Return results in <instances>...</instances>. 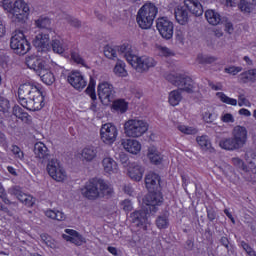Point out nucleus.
Returning <instances> with one entry per match:
<instances>
[{"label":"nucleus","mask_w":256,"mask_h":256,"mask_svg":"<svg viewBox=\"0 0 256 256\" xmlns=\"http://www.w3.org/2000/svg\"><path fill=\"white\" fill-rule=\"evenodd\" d=\"M46 171L54 181L61 182L67 179V172H65V169L61 166L59 160L55 158L48 161Z\"/></svg>","instance_id":"9b49d317"},{"label":"nucleus","mask_w":256,"mask_h":256,"mask_svg":"<svg viewBox=\"0 0 256 256\" xmlns=\"http://www.w3.org/2000/svg\"><path fill=\"white\" fill-rule=\"evenodd\" d=\"M245 157L248 163L247 169L251 170L252 173H256V154L253 151H248Z\"/></svg>","instance_id":"c9c22d12"},{"label":"nucleus","mask_w":256,"mask_h":256,"mask_svg":"<svg viewBox=\"0 0 256 256\" xmlns=\"http://www.w3.org/2000/svg\"><path fill=\"white\" fill-rule=\"evenodd\" d=\"M196 61L199 65H211V63H215V61H217V57L198 54Z\"/></svg>","instance_id":"a19ab883"},{"label":"nucleus","mask_w":256,"mask_h":256,"mask_svg":"<svg viewBox=\"0 0 256 256\" xmlns=\"http://www.w3.org/2000/svg\"><path fill=\"white\" fill-rule=\"evenodd\" d=\"M115 88L109 82H102L98 85V96L104 105H109L115 101Z\"/></svg>","instance_id":"f8f14e48"},{"label":"nucleus","mask_w":256,"mask_h":256,"mask_svg":"<svg viewBox=\"0 0 256 256\" xmlns=\"http://www.w3.org/2000/svg\"><path fill=\"white\" fill-rule=\"evenodd\" d=\"M130 218L132 223H134L136 227H141L143 231H147L149 223H147V212L145 210L134 211L130 215Z\"/></svg>","instance_id":"6ab92c4d"},{"label":"nucleus","mask_w":256,"mask_h":256,"mask_svg":"<svg viewBox=\"0 0 256 256\" xmlns=\"http://www.w3.org/2000/svg\"><path fill=\"white\" fill-rule=\"evenodd\" d=\"M149 130V124L139 118L129 119L124 124V133L126 137H142Z\"/></svg>","instance_id":"0eeeda50"},{"label":"nucleus","mask_w":256,"mask_h":256,"mask_svg":"<svg viewBox=\"0 0 256 256\" xmlns=\"http://www.w3.org/2000/svg\"><path fill=\"white\" fill-rule=\"evenodd\" d=\"M114 73L118 77H127V70H125V62H123L122 60H118L114 67Z\"/></svg>","instance_id":"79ce46f5"},{"label":"nucleus","mask_w":256,"mask_h":256,"mask_svg":"<svg viewBox=\"0 0 256 256\" xmlns=\"http://www.w3.org/2000/svg\"><path fill=\"white\" fill-rule=\"evenodd\" d=\"M114 193L113 186L101 178L90 180L81 189V194L89 201L103 198L111 199Z\"/></svg>","instance_id":"f03ea898"},{"label":"nucleus","mask_w":256,"mask_h":256,"mask_svg":"<svg viewBox=\"0 0 256 256\" xmlns=\"http://www.w3.org/2000/svg\"><path fill=\"white\" fill-rule=\"evenodd\" d=\"M30 12L31 8H29V4L23 0H17L14 2V7L9 17L12 23H16V25H24V23L27 22V19H29Z\"/></svg>","instance_id":"6e6552de"},{"label":"nucleus","mask_w":256,"mask_h":256,"mask_svg":"<svg viewBox=\"0 0 256 256\" xmlns=\"http://www.w3.org/2000/svg\"><path fill=\"white\" fill-rule=\"evenodd\" d=\"M156 227L158 229H167L169 227V211H165L157 217Z\"/></svg>","instance_id":"2f4dec72"},{"label":"nucleus","mask_w":256,"mask_h":256,"mask_svg":"<svg viewBox=\"0 0 256 256\" xmlns=\"http://www.w3.org/2000/svg\"><path fill=\"white\" fill-rule=\"evenodd\" d=\"M10 47L16 55H27L31 51V44L25 38V34L21 30H16L10 39Z\"/></svg>","instance_id":"1a4fd4ad"},{"label":"nucleus","mask_w":256,"mask_h":256,"mask_svg":"<svg viewBox=\"0 0 256 256\" xmlns=\"http://www.w3.org/2000/svg\"><path fill=\"white\" fill-rule=\"evenodd\" d=\"M148 158L154 165H161V162L163 161V155H161L159 151L153 149L149 150Z\"/></svg>","instance_id":"ea45409f"},{"label":"nucleus","mask_w":256,"mask_h":256,"mask_svg":"<svg viewBox=\"0 0 256 256\" xmlns=\"http://www.w3.org/2000/svg\"><path fill=\"white\" fill-rule=\"evenodd\" d=\"M247 128L245 126H235L232 130V137L236 141V143L242 147H245V144L247 143Z\"/></svg>","instance_id":"aec40b11"},{"label":"nucleus","mask_w":256,"mask_h":256,"mask_svg":"<svg viewBox=\"0 0 256 256\" xmlns=\"http://www.w3.org/2000/svg\"><path fill=\"white\" fill-rule=\"evenodd\" d=\"M104 55L107 59H117V50L111 46L104 48Z\"/></svg>","instance_id":"de8ad7c7"},{"label":"nucleus","mask_w":256,"mask_h":256,"mask_svg":"<svg viewBox=\"0 0 256 256\" xmlns=\"http://www.w3.org/2000/svg\"><path fill=\"white\" fill-rule=\"evenodd\" d=\"M51 47L54 53H57L58 55H63L65 51H67V46L63 43V40L61 39H54L51 42Z\"/></svg>","instance_id":"473e14b6"},{"label":"nucleus","mask_w":256,"mask_h":256,"mask_svg":"<svg viewBox=\"0 0 256 256\" xmlns=\"http://www.w3.org/2000/svg\"><path fill=\"white\" fill-rule=\"evenodd\" d=\"M2 7L4 11H7L10 15L13 13V7H15V3H13L11 0H3Z\"/></svg>","instance_id":"603ef678"},{"label":"nucleus","mask_w":256,"mask_h":256,"mask_svg":"<svg viewBox=\"0 0 256 256\" xmlns=\"http://www.w3.org/2000/svg\"><path fill=\"white\" fill-rule=\"evenodd\" d=\"M71 59L74 63H77L78 65H85V60L77 52H71Z\"/></svg>","instance_id":"5fc2aeb1"},{"label":"nucleus","mask_w":256,"mask_h":256,"mask_svg":"<svg viewBox=\"0 0 256 256\" xmlns=\"http://www.w3.org/2000/svg\"><path fill=\"white\" fill-rule=\"evenodd\" d=\"M11 111V102L9 99L0 96V113H3V115H7Z\"/></svg>","instance_id":"c03bdc74"},{"label":"nucleus","mask_w":256,"mask_h":256,"mask_svg":"<svg viewBox=\"0 0 256 256\" xmlns=\"http://www.w3.org/2000/svg\"><path fill=\"white\" fill-rule=\"evenodd\" d=\"M238 105H239V107H243V105L245 107H251V102H249L247 100V98H245V96L240 95L239 98H238Z\"/></svg>","instance_id":"69168bd1"},{"label":"nucleus","mask_w":256,"mask_h":256,"mask_svg":"<svg viewBox=\"0 0 256 256\" xmlns=\"http://www.w3.org/2000/svg\"><path fill=\"white\" fill-rule=\"evenodd\" d=\"M62 237L66 241H70V243H74V245H77L78 247H80V245H83V243H85V238L81 236V234L79 233L74 236L63 234Z\"/></svg>","instance_id":"4c0bfd02"},{"label":"nucleus","mask_w":256,"mask_h":256,"mask_svg":"<svg viewBox=\"0 0 256 256\" xmlns=\"http://www.w3.org/2000/svg\"><path fill=\"white\" fill-rule=\"evenodd\" d=\"M216 97H218L222 103H226V105H232L233 107L237 105V99L226 96L223 92H217Z\"/></svg>","instance_id":"37998d69"},{"label":"nucleus","mask_w":256,"mask_h":256,"mask_svg":"<svg viewBox=\"0 0 256 256\" xmlns=\"http://www.w3.org/2000/svg\"><path fill=\"white\" fill-rule=\"evenodd\" d=\"M156 29L163 39L167 41L173 39L174 25L167 17H161L156 20Z\"/></svg>","instance_id":"4468645a"},{"label":"nucleus","mask_w":256,"mask_h":256,"mask_svg":"<svg viewBox=\"0 0 256 256\" xmlns=\"http://www.w3.org/2000/svg\"><path fill=\"white\" fill-rule=\"evenodd\" d=\"M181 99H183L181 90H173L169 93L168 102L172 107H177L181 103Z\"/></svg>","instance_id":"72a5a7b5"},{"label":"nucleus","mask_w":256,"mask_h":256,"mask_svg":"<svg viewBox=\"0 0 256 256\" xmlns=\"http://www.w3.org/2000/svg\"><path fill=\"white\" fill-rule=\"evenodd\" d=\"M35 25L41 31L45 33H53V29H51V19L48 17H40L39 19L35 20Z\"/></svg>","instance_id":"cd10ccee"},{"label":"nucleus","mask_w":256,"mask_h":256,"mask_svg":"<svg viewBox=\"0 0 256 256\" xmlns=\"http://www.w3.org/2000/svg\"><path fill=\"white\" fill-rule=\"evenodd\" d=\"M221 121H223V123H235V118L233 117V114L226 113L221 116Z\"/></svg>","instance_id":"0e129e2a"},{"label":"nucleus","mask_w":256,"mask_h":256,"mask_svg":"<svg viewBox=\"0 0 256 256\" xmlns=\"http://www.w3.org/2000/svg\"><path fill=\"white\" fill-rule=\"evenodd\" d=\"M65 21H67V23H69V25H71L72 27H76L77 29H79V27H81V21H79V19L71 16V15H66L64 17Z\"/></svg>","instance_id":"09e8293b"},{"label":"nucleus","mask_w":256,"mask_h":256,"mask_svg":"<svg viewBox=\"0 0 256 256\" xmlns=\"http://www.w3.org/2000/svg\"><path fill=\"white\" fill-rule=\"evenodd\" d=\"M121 145L125 151L132 155H137L141 151V143L135 139H124L121 141Z\"/></svg>","instance_id":"5701e85b"},{"label":"nucleus","mask_w":256,"mask_h":256,"mask_svg":"<svg viewBox=\"0 0 256 256\" xmlns=\"http://www.w3.org/2000/svg\"><path fill=\"white\" fill-rule=\"evenodd\" d=\"M225 73H229L230 75H237V73H241L243 71V68L231 66L224 69Z\"/></svg>","instance_id":"052dcab7"},{"label":"nucleus","mask_w":256,"mask_h":256,"mask_svg":"<svg viewBox=\"0 0 256 256\" xmlns=\"http://www.w3.org/2000/svg\"><path fill=\"white\" fill-rule=\"evenodd\" d=\"M207 219L211 222L217 219V211L215 210V208H207Z\"/></svg>","instance_id":"4d7b16f0"},{"label":"nucleus","mask_w":256,"mask_h":256,"mask_svg":"<svg viewBox=\"0 0 256 256\" xmlns=\"http://www.w3.org/2000/svg\"><path fill=\"white\" fill-rule=\"evenodd\" d=\"M86 93L92 99L90 109L92 111H97V94L95 93V79L90 78L88 87L86 88Z\"/></svg>","instance_id":"b1692460"},{"label":"nucleus","mask_w":256,"mask_h":256,"mask_svg":"<svg viewBox=\"0 0 256 256\" xmlns=\"http://www.w3.org/2000/svg\"><path fill=\"white\" fill-rule=\"evenodd\" d=\"M34 155L35 158L40 161V163H49L51 161V153H49V148L43 142H37L34 144Z\"/></svg>","instance_id":"f3484780"},{"label":"nucleus","mask_w":256,"mask_h":256,"mask_svg":"<svg viewBox=\"0 0 256 256\" xmlns=\"http://www.w3.org/2000/svg\"><path fill=\"white\" fill-rule=\"evenodd\" d=\"M232 163L233 165H235V167H238V169H241L242 171L244 168L247 167V165H245V162H243V160L240 158H232Z\"/></svg>","instance_id":"e2e57ef3"},{"label":"nucleus","mask_w":256,"mask_h":256,"mask_svg":"<svg viewBox=\"0 0 256 256\" xmlns=\"http://www.w3.org/2000/svg\"><path fill=\"white\" fill-rule=\"evenodd\" d=\"M102 167L105 173H117V162H115V160H113L111 157H106L102 160Z\"/></svg>","instance_id":"c85d7f7f"},{"label":"nucleus","mask_w":256,"mask_h":256,"mask_svg":"<svg viewBox=\"0 0 256 256\" xmlns=\"http://www.w3.org/2000/svg\"><path fill=\"white\" fill-rule=\"evenodd\" d=\"M240 245L242 249H244L245 253H247L248 256H256L255 250L245 241H241Z\"/></svg>","instance_id":"8fccbe9b"},{"label":"nucleus","mask_w":256,"mask_h":256,"mask_svg":"<svg viewBox=\"0 0 256 256\" xmlns=\"http://www.w3.org/2000/svg\"><path fill=\"white\" fill-rule=\"evenodd\" d=\"M191 13L196 17L203 15V5L199 0H184V5H178L174 9V17L179 25H187Z\"/></svg>","instance_id":"7ed1b4c3"},{"label":"nucleus","mask_w":256,"mask_h":256,"mask_svg":"<svg viewBox=\"0 0 256 256\" xmlns=\"http://www.w3.org/2000/svg\"><path fill=\"white\" fill-rule=\"evenodd\" d=\"M68 83H70L74 89H77V91H82V89H85L87 87V81H85V78L83 77V74L79 71H72L68 75Z\"/></svg>","instance_id":"a211bd4d"},{"label":"nucleus","mask_w":256,"mask_h":256,"mask_svg":"<svg viewBox=\"0 0 256 256\" xmlns=\"http://www.w3.org/2000/svg\"><path fill=\"white\" fill-rule=\"evenodd\" d=\"M239 81L241 83H249V81L253 82V73L252 70H248L246 72H243L239 75Z\"/></svg>","instance_id":"a18cd8bd"},{"label":"nucleus","mask_w":256,"mask_h":256,"mask_svg":"<svg viewBox=\"0 0 256 256\" xmlns=\"http://www.w3.org/2000/svg\"><path fill=\"white\" fill-rule=\"evenodd\" d=\"M178 130H180L181 133H184L185 135H193V133H195V129L185 125L178 126Z\"/></svg>","instance_id":"bf43d9fd"},{"label":"nucleus","mask_w":256,"mask_h":256,"mask_svg":"<svg viewBox=\"0 0 256 256\" xmlns=\"http://www.w3.org/2000/svg\"><path fill=\"white\" fill-rule=\"evenodd\" d=\"M145 185L148 191H161V177L156 173L150 172L145 177Z\"/></svg>","instance_id":"412c9836"},{"label":"nucleus","mask_w":256,"mask_h":256,"mask_svg":"<svg viewBox=\"0 0 256 256\" xmlns=\"http://www.w3.org/2000/svg\"><path fill=\"white\" fill-rule=\"evenodd\" d=\"M143 173H145V169L137 162L129 163L128 176L130 179L133 181H141V179H143Z\"/></svg>","instance_id":"4be33fe9"},{"label":"nucleus","mask_w":256,"mask_h":256,"mask_svg":"<svg viewBox=\"0 0 256 256\" xmlns=\"http://www.w3.org/2000/svg\"><path fill=\"white\" fill-rule=\"evenodd\" d=\"M144 204L149 207L150 213H157L160 205H163V194L160 190H151L144 198Z\"/></svg>","instance_id":"ddd939ff"},{"label":"nucleus","mask_w":256,"mask_h":256,"mask_svg":"<svg viewBox=\"0 0 256 256\" xmlns=\"http://www.w3.org/2000/svg\"><path fill=\"white\" fill-rule=\"evenodd\" d=\"M196 141L199 147H201L202 151H209V149H211V140H209V136L207 135L198 136L196 138Z\"/></svg>","instance_id":"e433bc0d"},{"label":"nucleus","mask_w":256,"mask_h":256,"mask_svg":"<svg viewBox=\"0 0 256 256\" xmlns=\"http://www.w3.org/2000/svg\"><path fill=\"white\" fill-rule=\"evenodd\" d=\"M11 151L13 155H15L16 159H20V161H23V159H25V154L23 153V151H21V148H19V146L12 145Z\"/></svg>","instance_id":"3c124183"},{"label":"nucleus","mask_w":256,"mask_h":256,"mask_svg":"<svg viewBox=\"0 0 256 256\" xmlns=\"http://www.w3.org/2000/svg\"><path fill=\"white\" fill-rule=\"evenodd\" d=\"M26 65L29 69H33L38 74L45 85H52L55 83V75L47 69V64L37 56H29L26 58Z\"/></svg>","instance_id":"20e7f679"},{"label":"nucleus","mask_w":256,"mask_h":256,"mask_svg":"<svg viewBox=\"0 0 256 256\" xmlns=\"http://www.w3.org/2000/svg\"><path fill=\"white\" fill-rule=\"evenodd\" d=\"M126 61L135 69L138 73H145L149 69H153L157 65V61L153 57L149 56H137L133 53L125 55Z\"/></svg>","instance_id":"423d86ee"},{"label":"nucleus","mask_w":256,"mask_h":256,"mask_svg":"<svg viewBox=\"0 0 256 256\" xmlns=\"http://www.w3.org/2000/svg\"><path fill=\"white\" fill-rule=\"evenodd\" d=\"M219 147H221V149H225L226 151H235L237 149H241V146L237 143L233 136L232 138H224L220 140Z\"/></svg>","instance_id":"393cba45"},{"label":"nucleus","mask_w":256,"mask_h":256,"mask_svg":"<svg viewBox=\"0 0 256 256\" xmlns=\"http://www.w3.org/2000/svg\"><path fill=\"white\" fill-rule=\"evenodd\" d=\"M49 35H51V33L40 31L33 39L32 43L40 53L49 51Z\"/></svg>","instance_id":"dca6fc26"},{"label":"nucleus","mask_w":256,"mask_h":256,"mask_svg":"<svg viewBox=\"0 0 256 256\" xmlns=\"http://www.w3.org/2000/svg\"><path fill=\"white\" fill-rule=\"evenodd\" d=\"M205 18L210 25H219V23L225 21V18H221V14L215 10H207L205 12Z\"/></svg>","instance_id":"bb28decb"},{"label":"nucleus","mask_w":256,"mask_h":256,"mask_svg":"<svg viewBox=\"0 0 256 256\" xmlns=\"http://www.w3.org/2000/svg\"><path fill=\"white\" fill-rule=\"evenodd\" d=\"M158 51L163 57H171V55H173V51L165 46L158 47Z\"/></svg>","instance_id":"13d9d810"},{"label":"nucleus","mask_w":256,"mask_h":256,"mask_svg":"<svg viewBox=\"0 0 256 256\" xmlns=\"http://www.w3.org/2000/svg\"><path fill=\"white\" fill-rule=\"evenodd\" d=\"M8 192L10 193V195H14L18 199V201H20V203H23L28 196L27 194L23 193V191H21V188L19 186L11 187Z\"/></svg>","instance_id":"58836bf2"},{"label":"nucleus","mask_w":256,"mask_h":256,"mask_svg":"<svg viewBox=\"0 0 256 256\" xmlns=\"http://www.w3.org/2000/svg\"><path fill=\"white\" fill-rule=\"evenodd\" d=\"M112 103V109H114V111H117V113H127L129 109V103H127V101L118 99L114 100Z\"/></svg>","instance_id":"7c9ffc66"},{"label":"nucleus","mask_w":256,"mask_h":256,"mask_svg":"<svg viewBox=\"0 0 256 256\" xmlns=\"http://www.w3.org/2000/svg\"><path fill=\"white\" fill-rule=\"evenodd\" d=\"M243 179H245V181H248L249 183H251V181L255 180V175L256 173H252L251 170H249V168H247V166L242 169V173H241Z\"/></svg>","instance_id":"49530a36"},{"label":"nucleus","mask_w":256,"mask_h":256,"mask_svg":"<svg viewBox=\"0 0 256 256\" xmlns=\"http://www.w3.org/2000/svg\"><path fill=\"white\" fill-rule=\"evenodd\" d=\"M18 99L20 105L28 111H41L45 107V96L43 92L33 83H24L18 88Z\"/></svg>","instance_id":"f257e3e1"},{"label":"nucleus","mask_w":256,"mask_h":256,"mask_svg":"<svg viewBox=\"0 0 256 256\" xmlns=\"http://www.w3.org/2000/svg\"><path fill=\"white\" fill-rule=\"evenodd\" d=\"M22 203L23 205H26V207H33V205H35V198H33L31 195H28Z\"/></svg>","instance_id":"774afa93"},{"label":"nucleus","mask_w":256,"mask_h":256,"mask_svg":"<svg viewBox=\"0 0 256 256\" xmlns=\"http://www.w3.org/2000/svg\"><path fill=\"white\" fill-rule=\"evenodd\" d=\"M238 7L240 11H242L243 13H251V4H249L245 0H241L240 3L238 4Z\"/></svg>","instance_id":"864d4df0"},{"label":"nucleus","mask_w":256,"mask_h":256,"mask_svg":"<svg viewBox=\"0 0 256 256\" xmlns=\"http://www.w3.org/2000/svg\"><path fill=\"white\" fill-rule=\"evenodd\" d=\"M117 135H119V132L115 125L111 123L102 125L100 129V137L103 143H106L107 145L115 143V141H117Z\"/></svg>","instance_id":"2eb2a0df"},{"label":"nucleus","mask_w":256,"mask_h":256,"mask_svg":"<svg viewBox=\"0 0 256 256\" xmlns=\"http://www.w3.org/2000/svg\"><path fill=\"white\" fill-rule=\"evenodd\" d=\"M167 81L178 87V91H185L186 93H193V79L183 74H169L166 77Z\"/></svg>","instance_id":"9d476101"},{"label":"nucleus","mask_w":256,"mask_h":256,"mask_svg":"<svg viewBox=\"0 0 256 256\" xmlns=\"http://www.w3.org/2000/svg\"><path fill=\"white\" fill-rule=\"evenodd\" d=\"M12 113L17 119H20L24 123H27V125H31V115L29 113L25 112L23 108H21L19 105H15L12 109Z\"/></svg>","instance_id":"a878e982"},{"label":"nucleus","mask_w":256,"mask_h":256,"mask_svg":"<svg viewBox=\"0 0 256 256\" xmlns=\"http://www.w3.org/2000/svg\"><path fill=\"white\" fill-rule=\"evenodd\" d=\"M159 13V8L153 2H146L139 10L136 21L141 29H151L155 17Z\"/></svg>","instance_id":"39448f33"},{"label":"nucleus","mask_w":256,"mask_h":256,"mask_svg":"<svg viewBox=\"0 0 256 256\" xmlns=\"http://www.w3.org/2000/svg\"><path fill=\"white\" fill-rule=\"evenodd\" d=\"M81 157L84 161L91 162L97 157V148L94 146H87L81 152Z\"/></svg>","instance_id":"c756f323"},{"label":"nucleus","mask_w":256,"mask_h":256,"mask_svg":"<svg viewBox=\"0 0 256 256\" xmlns=\"http://www.w3.org/2000/svg\"><path fill=\"white\" fill-rule=\"evenodd\" d=\"M120 163L123 164L124 167H129V163H132V162H129V156H127V154L121 152L119 154V157H118Z\"/></svg>","instance_id":"680f3d73"},{"label":"nucleus","mask_w":256,"mask_h":256,"mask_svg":"<svg viewBox=\"0 0 256 256\" xmlns=\"http://www.w3.org/2000/svg\"><path fill=\"white\" fill-rule=\"evenodd\" d=\"M131 51V48L129 47V45H127V44H124V45H122V46H120L119 48H118V53H119V55H122V57H124L125 59H127V54L128 53H132V52H130Z\"/></svg>","instance_id":"6e6d98bb"},{"label":"nucleus","mask_w":256,"mask_h":256,"mask_svg":"<svg viewBox=\"0 0 256 256\" xmlns=\"http://www.w3.org/2000/svg\"><path fill=\"white\" fill-rule=\"evenodd\" d=\"M45 215L49 219H54L55 221H65V219H67V216L65 215V213H63V211H59V210L49 209L45 212Z\"/></svg>","instance_id":"f704fd0d"},{"label":"nucleus","mask_w":256,"mask_h":256,"mask_svg":"<svg viewBox=\"0 0 256 256\" xmlns=\"http://www.w3.org/2000/svg\"><path fill=\"white\" fill-rule=\"evenodd\" d=\"M121 207H122V209H123L124 211L129 212V211H132V209H133V204H132L131 201H129V200H124V201L121 202Z\"/></svg>","instance_id":"338daca9"}]
</instances>
